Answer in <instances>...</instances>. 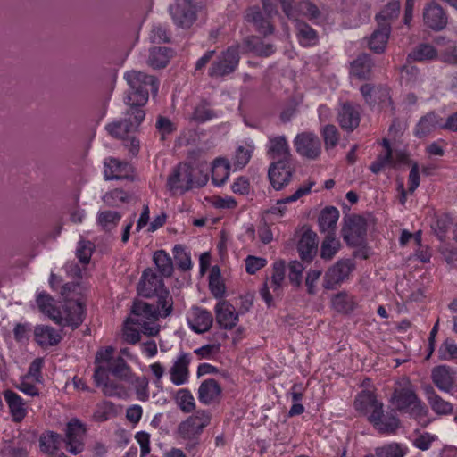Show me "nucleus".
Instances as JSON below:
<instances>
[{
    "instance_id": "obj_1",
    "label": "nucleus",
    "mask_w": 457,
    "mask_h": 457,
    "mask_svg": "<svg viewBox=\"0 0 457 457\" xmlns=\"http://www.w3.org/2000/svg\"><path fill=\"white\" fill-rule=\"evenodd\" d=\"M124 79L129 85L124 101L130 107L142 108L148 101L149 93L153 96L158 93L159 82L154 76L132 70L124 74Z\"/></svg>"
},
{
    "instance_id": "obj_2",
    "label": "nucleus",
    "mask_w": 457,
    "mask_h": 457,
    "mask_svg": "<svg viewBox=\"0 0 457 457\" xmlns=\"http://www.w3.org/2000/svg\"><path fill=\"white\" fill-rule=\"evenodd\" d=\"M355 409L364 414H369L368 420L373 425L380 434H394L400 426L398 418H387L386 423H382L383 403L378 401L376 395L368 391H363L358 395L354 401Z\"/></svg>"
},
{
    "instance_id": "obj_3",
    "label": "nucleus",
    "mask_w": 457,
    "mask_h": 457,
    "mask_svg": "<svg viewBox=\"0 0 457 457\" xmlns=\"http://www.w3.org/2000/svg\"><path fill=\"white\" fill-rule=\"evenodd\" d=\"M208 176L187 163H179L175 167L167 179V187L173 194H184L193 187L206 184Z\"/></svg>"
},
{
    "instance_id": "obj_4",
    "label": "nucleus",
    "mask_w": 457,
    "mask_h": 457,
    "mask_svg": "<svg viewBox=\"0 0 457 457\" xmlns=\"http://www.w3.org/2000/svg\"><path fill=\"white\" fill-rule=\"evenodd\" d=\"M210 421L211 414L206 411L198 410L179 424L176 435L179 439L186 442L185 449L187 452H192L199 445L200 436Z\"/></svg>"
},
{
    "instance_id": "obj_5",
    "label": "nucleus",
    "mask_w": 457,
    "mask_h": 457,
    "mask_svg": "<svg viewBox=\"0 0 457 457\" xmlns=\"http://www.w3.org/2000/svg\"><path fill=\"white\" fill-rule=\"evenodd\" d=\"M390 403L397 411L407 412L415 419L424 418L428 414V407L418 397L409 382L395 388L390 397Z\"/></svg>"
},
{
    "instance_id": "obj_6",
    "label": "nucleus",
    "mask_w": 457,
    "mask_h": 457,
    "mask_svg": "<svg viewBox=\"0 0 457 457\" xmlns=\"http://www.w3.org/2000/svg\"><path fill=\"white\" fill-rule=\"evenodd\" d=\"M145 116L142 108L129 106L121 120L107 124L105 129L112 137L125 140L129 133L137 130Z\"/></svg>"
},
{
    "instance_id": "obj_7",
    "label": "nucleus",
    "mask_w": 457,
    "mask_h": 457,
    "mask_svg": "<svg viewBox=\"0 0 457 457\" xmlns=\"http://www.w3.org/2000/svg\"><path fill=\"white\" fill-rule=\"evenodd\" d=\"M239 61V46H228L212 62L208 70V75L212 79L228 76L237 70Z\"/></svg>"
},
{
    "instance_id": "obj_8",
    "label": "nucleus",
    "mask_w": 457,
    "mask_h": 457,
    "mask_svg": "<svg viewBox=\"0 0 457 457\" xmlns=\"http://www.w3.org/2000/svg\"><path fill=\"white\" fill-rule=\"evenodd\" d=\"M341 233L343 239L348 245L361 246L366 240V220L360 215L345 216Z\"/></svg>"
},
{
    "instance_id": "obj_9",
    "label": "nucleus",
    "mask_w": 457,
    "mask_h": 457,
    "mask_svg": "<svg viewBox=\"0 0 457 457\" xmlns=\"http://www.w3.org/2000/svg\"><path fill=\"white\" fill-rule=\"evenodd\" d=\"M87 426L80 420L73 418L66 424L63 442L67 452L73 455L81 453L85 449Z\"/></svg>"
},
{
    "instance_id": "obj_10",
    "label": "nucleus",
    "mask_w": 457,
    "mask_h": 457,
    "mask_svg": "<svg viewBox=\"0 0 457 457\" xmlns=\"http://www.w3.org/2000/svg\"><path fill=\"white\" fill-rule=\"evenodd\" d=\"M61 312V322H54L60 326H68L72 329L78 328L84 321L87 312L85 304L79 300L66 299Z\"/></svg>"
},
{
    "instance_id": "obj_11",
    "label": "nucleus",
    "mask_w": 457,
    "mask_h": 457,
    "mask_svg": "<svg viewBox=\"0 0 457 457\" xmlns=\"http://www.w3.org/2000/svg\"><path fill=\"white\" fill-rule=\"evenodd\" d=\"M354 263L350 259L337 261L328 270L323 278V287L328 290L336 289L353 270Z\"/></svg>"
},
{
    "instance_id": "obj_12",
    "label": "nucleus",
    "mask_w": 457,
    "mask_h": 457,
    "mask_svg": "<svg viewBox=\"0 0 457 457\" xmlns=\"http://www.w3.org/2000/svg\"><path fill=\"white\" fill-rule=\"evenodd\" d=\"M295 151L303 157L316 160L321 154V142L312 132H303L294 139Z\"/></svg>"
},
{
    "instance_id": "obj_13",
    "label": "nucleus",
    "mask_w": 457,
    "mask_h": 457,
    "mask_svg": "<svg viewBox=\"0 0 457 457\" xmlns=\"http://www.w3.org/2000/svg\"><path fill=\"white\" fill-rule=\"evenodd\" d=\"M294 172V162H272L268 170V177L273 188L278 191L290 183Z\"/></svg>"
},
{
    "instance_id": "obj_14",
    "label": "nucleus",
    "mask_w": 457,
    "mask_h": 457,
    "mask_svg": "<svg viewBox=\"0 0 457 457\" xmlns=\"http://www.w3.org/2000/svg\"><path fill=\"white\" fill-rule=\"evenodd\" d=\"M433 384L442 392L453 394L457 389V372L447 365H438L431 370Z\"/></svg>"
},
{
    "instance_id": "obj_15",
    "label": "nucleus",
    "mask_w": 457,
    "mask_h": 457,
    "mask_svg": "<svg viewBox=\"0 0 457 457\" xmlns=\"http://www.w3.org/2000/svg\"><path fill=\"white\" fill-rule=\"evenodd\" d=\"M174 23L183 29L191 27L196 20L195 6L190 0H179L170 6Z\"/></svg>"
},
{
    "instance_id": "obj_16",
    "label": "nucleus",
    "mask_w": 457,
    "mask_h": 457,
    "mask_svg": "<svg viewBox=\"0 0 457 457\" xmlns=\"http://www.w3.org/2000/svg\"><path fill=\"white\" fill-rule=\"evenodd\" d=\"M164 283L150 268L143 271L140 281L137 285L138 294L145 298L153 297L154 295L164 290Z\"/></svg>"
},
{
    "instance_id": "obj_17",
    "label": "nucleus",
    "mask_w": 457,
    "mask_h": 457,
    "mask_svg": "<svg viewBox=\"0 0 457 457\" xmlns=\"http://www.w3.org/2000/svg\"><path fill=\"white\" fill-rule=\"evenodd\" d=\"M267 154L273 162H293V155L285 136L270 137Z\"/></svg>"
},
{
    "instance_id": "obj_18",
    "label": "nucleus",
    "mask_w": 457,
    "mask_h": 457,
    "mask_svg": "<svg viewBox=\"0 0 457 457\" xmlns=\"http://www.w3.org/2000/svg\"><path fill=\"white\" fill-rule=\"evenodd\" d=\"M425 24L433 30H442L448 21V17L444 9L436 3L428 4L423 12Z\"/></svg>"
},
{
    "instance_id": "obj_19",
    "label": "nucleus",
    "mask_w": 457,
    "mask_h": 457,
    "mask_svg": "<svg viewBox=\"0 0 457 457\" xmlns=\"http://www.w3.org/2000/svg\"><path fill=\"white\" fill-rule=\"evenodd\" d=\"M297 250L302 261L311 262L318 251L317 234L311 229L305 230L297 244Z\"/></svg>"
},
{
    "instance_id": "obj_20",
    "label": "nucleus",
    "mask_w": 457,
    "mask_h": 457,
    "mask_svg": "<svg viewBox=\"0 0 457 457\" xmlns=\"http://www.w3.org/2000/svg\"><path fill=\"white\" fill-rule=\"evenodd\" d=\"M131 171V165L119 159L111 157L104 162V174L106 180L129 179Z\"/></svg>"
},
{
    "instance_id": "obj_21",
    "label": "nucleus",
    "mask_w": 457,
    "mask_h": 457,
    "mask_svg": "<svg viewBox=\"0 0 457 457\" xmlns=\"http://www.w3.org/2000/svg\"><path fill=\"white\" fill-rule=\"evenodd\" d=\"M216 321L224 329L230 330L236 327L238 314L227 301H220L215 306Z\"/></svg>"
},
{
    "instance_id": "obj_22",
    "label": "nucleus",
    "mask_w": 457,
    "mask_h": 457,
    "mask_svg": "<svg viewBox=\"0 0 457 457\" xmlns=\"http://www.w3.org/2000/svg\"><path fill=\"white\" fill-rule=\"evenodd\" d=\"M337 121L343 129L353 131L360 124V112L357 106L345 103L337 113Z\"/></svg>"
},
{
    "instance_id": "obj_23",
    "label": "nucleus",
    "mask_w": 457,
    "mask_h": 457,
    "mask_svg": "<svg viewBox=\"0 0 457 457\" xmlns=\"http://www.w3.org/2000/svg\"><path fill=\"white\" fill-rule=\"evenodd\" d=\"M191 358L187 353H181L170 369L171 382L176 386L185 384L188 380Z\"/></svg>"
},
{
    "instance_id": "obj_24",
    "label": "nucleus",
    "mask_w": 457,
    "mask_h": 457,
    "mask_svg": "<svg viewBox=\"0 0 457 457\" xmlns=\"http://www.w3.org/2000/svg\"><path fill=\"white\" fill-rule=\"evenodd\" d=\"M424 393L431 410L436 414L446 416L453 413V405L436 394L432 386L428 385L424 386Z\"/></svg>"
},
{
    "instance_id": "obj_25",
    "label": "nucleus",
    "mask_w": 457,
    "mask_h": 457,
    "mask_svg": "<svg viewBox=\"0 0 457 457\" xmlns=\"http://www.w3.org/2000/svg\"><path fill=\"white\" fill-rule=\"evenodd\" d=\"M436 129H443V119L435 112H429L420 119L414 135L423 138Z\"/></svg>"
},
{
    "instance_id": "obj_26",
    "label": "nucleus",
    "mask_w": 457,
    "mask_h": 457,
    "mask_svg": "<svg viewBox=\"0 0 457 457\" xmlns=\"http://www.w3.org/2000/svg\"><path fill=\"white\" fill-rule=\"evenodd\" d=\"M373 66L370 55L361 54L352 62L350 74L360 80H368L371 78Z\"/></svg>"
},
{
    "instance_id": "obj_27",
    "label": "nucleus",
    "mask_w": 457,
    "mask_h": 457,
    "mask_svg": "<svg viewBox=\"0 0 457 457\" xmlns=\"http://www.w3.org/2000/svg\"><path fill=\"white\" fill-rule=\"evenodd\" d=\"M35 341L41 347L54 346L60 343L62 336L54 328L47 325H37L34 328Z\"/></svg>"
},
{
    "instance_id": "obj_28",
    "label": "nucleus",
    "mask_w": 457,
    "mask_h": 457,
    "mask_svg": "<svg viewBox=\"0 0 457 457\" xmlns=\"http://www.w3.org/2000/svg\"><path fill=\"white\" fill-rule=\"evenodd\" d=\"M221 395V387L214 378L204 380L198 388V399L204 404L216 402Z\"/></svg>"
},
{
    "instance_id": "obj_29",
    "label": "nucleus",
    "mask_w": 457,
    "mask_h": 457,
    "mask_svg": "<svg viewBox=\"0 0 457 457\" xmlns=\"http://www.w3.org/2000/svg\"><path fill=\"white\" fill-rule=\"evenodd\" d=\"M4 397L10 409L12 421L16 423L21 422L27 414L22 398L12 390H5L4 392Z\"/></svg>"
},
{
    "instance_id": "obj_30",
    "label": "nucleus",
    "mask_w": 457,
    "mask_h": 457,
    "mask_svg": "<svg viewBox=\"0 0 457 457\" xmlns=\"http://www.w3.org/2000/svg\"><path fill=\"white\" fill-rule=\"evenodd\" d=\"M173 55V50L166 46H154L149 50L147 64L153 69H162L167 66Z\"/></svg>"
},
{
    "instance_id": "obj_31",
    "label": "nucleus",
    "mask_w": 457,
    "mask_h": 457,
    "mask_svg": "<svg viewBox=\"0 0 457 457\" xmlns=\"http://www.w3.org/2000/svg\"><path fill=\"white\" fill-rule=\"evenodd\" d=\"M245 20L248 22L253 23L256 29L262 34L267 36L273 33L274 28L271 25L269 19L265 18L258 7L249 8L246 14Z\"/></svg>"
},
{
    "instance_id": "obj_32",
    "label": "nucleus",
    "mask_w": 457,
    "mask_h": 457,
    "mask_svg": "<svg viewBox=\"0 0 457 457\" xmlns=\"http://www.w3.org/2000/svg\"><path fill=\"white\" fill-rule=\"evenodd\" d=\"M400 13V2L391 1L375 16L378 26L391 29V23Z\"/></svg>"
},
{
    "instance_id": "obj_33",
    "label": "nucleus",
    "mask_w": 457,
    "mask_h": 457,
    "mask_svg": "<svg viewBox=\"0 0 457 457\" xmlns=\"http://www.w3.org/2000/svg\"><path fill=\"white\" fill-rule=\"evenodd\" d=\"M391 34V29L386 27L382 28L378 26V28L373 31L369 38V48L374 52L375 54H382L385 52L386 46L387 45L389 37Z\"/></svg>"
},
{
    "instance_id": "obj_34",
    "label": "nucleus",
    "mask_w": 457,
    "mask_h": 457,
    "mask_svg": "<svg viewBox=\"0 0 457 457\" xmlns=\"http://www.w3.org/2000/svg\"><path fill=\"white\" fill-rule=\"evenodd\" d=\"M54 298L45 292L37 295V303L40 311L54 322H61V311L54 305Z\"/></svg>"
},
{
    "instance_id": "obj_35",
    "label": "nucleus",
    "mask_w": 457,
    "mask_h": 457,
    "mask_svg": "<svg viewBox=\"0 0 457 457\" xmlns=\"http://www.w3.org/2000/svg\"><path fill=\"white\" fill-rule=\"evenodd\" d=\"M314 185H315L314 181H309V183L307 185L301 186L290 196L278 200L276 206L271 207L270 210V212L272 214H279L282 216L286 211V208L284 206L286 204L295 202V201L298 200L299 198H301L302 196L309 194L311 192L312 187Z\"/></svg>"
},
{
    "instance_id": "obj_36",
    "label": "nucleus",
    "mask_w": 457,
    "mask_h": 457,
    "mask_svg": "<svg viewBox=\"0 0 457 457\" xmlns=\"http://www.w3.org/2000/svg\"><path fill=\"white\" fill-rule=\"evenodd\" d=\"M296 36L303 46H311L318 43V34L314 29L303 21H295Z\"/></svg>"
},
{
    "instance_id": "obj_37",
    "label": "nucleus",
    "mask_w": 457,
    "mask_h": 457,
    "mask_svg": "<svg viewBox=\"0 0 457 457\" xmlns=\"http://www.w3.org/2000/svg\"><path fill=\"white\" fill-rule=\"evenodd\" d=\"M212 323L213 317L210 312L196 308L194 312V319L190 326L195 332L203 334L212 328Z\"/></svg>"
},
{
    "instance_id": "obj_38",
    "label": "nucleus",
    "mask_w": 457,
    "mask_h": 457,
    "mask_svg": "<svg viewBox=\"0 0 457 457\" xmlns=\"http://www.w3.org/2000/svg\"><path fill=\"white\" fill-rule=\"evenodd\" d=\"M339 218V212L336 207L324 208L319 216V227L321 232H334Z\"/></svg>"
},
{
    "instance_id": "obj_39",
    "label": "nucleus",
    "mask_w": 457,
    "mask_h": 457,
    "mask_svg": "<svg viewBox=\"0 0 457 457\" xmlns=\"http://www.w3.org/2000/svg\"><path fill=\"white\" fill-rule=\"evenodd\" d=\"M437 57L436 49L428 43L419 44L408 54V59L414 62H428L436 60Z\"/></svg>"
},
{
    "instance_id": "obj_40",
    "label": "nucleus",
    "mask_w": 457,
    "mask_h": 457,
    "mask_svg": "<svg viewBox=\"0 0 457 457\" xmlns=\"http://www.w3.org/2000/svg\"><path fill=\"white\" fill-rule=\"evenodd\" d=\"M62 441L63 439L60 434L54 431H46L39 437L40 450L44 453L52 455L59 449Z\"/></svg>"
},
{
    "instance_id": "obj_41",
    "label": "nucleus",
    "mask_w": 457,
    "mask_h": 457,
    "mask_svg": "<svg viewBox=\"0 0 457 457\" xmlns=\"http://www.w3.org/2000/svg\"><path fill=\"white\" fill-rule=\"evenodd\" d=\"M132 318H139L145 320H157V310L155 306L143 301H135L131 307Z\"/></svg>"
},
{
    "instance_id": "obj_42",
    "label": "nucleus",
    "mask_w": 457,
    "mask_h": 457,
    "mask_svg": "<svg viewBox=\"0 0 457 457\" xmlns=\"http://www.w3.org/2000/svg\"><path fill=\"white\" fill-rule=\"evenodd\" d=\"M374 452V457H404L408 453V448L403 444L391 442L376 447Z\"/></svg>"
},
{
    "instance_id": "obj_43",
    "label": "nucleus",
    "mask_w": 457,
    "mask_h": 457,
    "mask_svg": "<svg viewBox=\"0 0 457 457\" xmlns=\"http://www.w3.org/2000/svg\"><path fill=\"white\" fill-rule=\"evenodd\" d=\"M153 261L162 277L170 278L173 274L174 267L170 255L164 250H158L154 253Z\"/></svg>"
},
{
    "instance_id": "obj_44",
    "label": "nucleus",
    "mask_w": 457,
    "mask_h": 457,
    "mask_svg": "<svg viewBox=\"0 0 457 457\" xmlns=\"http://www.w3.org/2000/svg\"><path fill=\"white\" fill-rule=\"evenodd\" d=\"M285 268L286 262L283 260L276 261L273 263L270 288L275 297H279L281 295V284L285 278Z\"/></svg>"
},
{
    "instance_id": "obj_45",
    "label": "nucleus",
    "mask_w": 457,
    "mask_h": 457,
    "mask_svg": "<svg viewBox=\"0 0 457 457\" xmlns=\"http://www.w3.org/2000/svg\"><path fill=\"white\" fill-rule=\"evenodd\" d=\"M229 176V164L221 158L216 159L212 170V180L216 186H222Z\"/></svg>"
},
{
    "instance_id": "obj_46",
    "label": "nucleus",
    "mask_w": 457,
    "mask_h": 457,
    "mask_svg": "<svg viewBox=\"0 0 457 457\" xmlns=\"http://www.w3.org/2000/svg\"><path fill=\"white\" fill-rule=\"evenodd\" d=\"M340 242L336 238L334 232H328L321 243L320 257L324 260H331L337 253Z\"/></svg>"
},
{
    "instance_id": "obj_47",
    "label": "nucleus",
    "mask_w": 457,
    "mask_h": 457,
    "mask_svg": "<svg viewBox=\"0 0 457 457\" xmlns=\"http://www.w3.org/2000/svg\"><path fill=\"white\" fill-rule=\"evenodd\" d=\"M332 305L338 312L349 313L355 309L356 303L351 295L341 292L333 297Z\"/></svg>"
},
{
    "instance_id": "obj_48",
    "label": "nucleus",
    "mask_w": 457,
    "mask_h": 457,
    "mask_svg": "<svg viewBox=\"0 0 457 457\" xmlns=\"http://www.w3.org/2000/svg\"><path fill=\"white\" fill-rule=\"evenodd\" d=\"M157 296V310L158 317H168L173 309V299L167 289L162 290L160 293L155 295Z\"/></svg>"
},
{
    "instance_id": "obj_49",
    "label": "nucleus",
    "mask_w": 457,
    "mask_h": 457,
    "mask_svg": "<svg viewBox=\"0 0 457 457\" xmlns=\"http://www.w3.org/2000/svg\"><path fill=\"white\" fill-rule=\"evenodd\" d=\"M209 287L216 298H221L225 294V285L220 279V270L215 265L212 266L209 275Z\"/></svg>"
},
{
    "instance_id": "obj_50",
    "label": "nucleus",
    "mask_w": 457,
    "mask_h": 457,
    "mask_svg": "<svg viewBox=\"0 0 457 457\" xmlns=\"http://www.w3.org/2000/svg\"><path fill=\"white\" fill-rule=\"evenodd\" d=\"M216 116L217 114L210 107V104L206 100H203L195 107L191 119L197 123H204Z\"/></svg>"
},
{
    "instance_id": "obj_51",
    "label": "nucleus",
    "mask_w": 457,
    "mask_h": 457,
    "mask_svg": "<svg viewBox=\"0 0 457 457\" xmlns=\"http://www.w3.org/2000/svg\"><path fill=\"white\" fill-rule=\"evenodd\" d=\"M110 372L116 378L123 380H129L131 374L130 367L122 357L113 359L109 364Z\"/></svg>"
},
{
    "instance_id": "obj_52",
    "label": "nucleus",
    "mask_w": 457,
    "mask_h": 457,
    "mask_svg": "<svg viewBox=\"0 0 457 457\" xmlns=\"http://www.w3.org/2000/svg\"><path fill=\"white\" fill-rule=\"evenodd\" d=\"M121 219L120 212L115 211L100 212L97 215V223L104 229L111 230L115 228Z\"/></svg>"
},
{
    "instance_id": "obj_53",
    "label": "nucleus",
    "mask_w": 457,
    "mask_h": 457,
    "mask_svg": "<svg viewBox=\"0 0 457 457\" xmlns=\"http://www.w3.org/2000/svg\"><path fill=\"white\" fill-rule=\"evenodd\" d=\"M175 400L180 410L185 413L191 412L195 407L194 396L188 389H179Z\"/></svg>"
},
{
    "instance_id": "obj_54",
    "label": "nucleus",
    "mask_w": 457,
    "mask_h": 457,
    "mask_svg": "<svg viewBox=\"0 0 457 457\" xmlns=\"http://www.w3.org/2000/svg\"><path fill=\"white\" fill-rule=\"evenodd\" d=\"M321 136L324 140L326 150L334 148L339 141V132L335 125L328 124L322 128Z\"/></svg>"
},
{
    "instance_id": "obj_55",
    "label": "nucleus",
    "mask_w": 457,
    "mask_h": 457,
    "mask_svg": "<svg viewBox=\"0 0 457 457\" xmlns=\"http://www.w3.org/2000/svg\"><path fill=\"white\" fill-rule=\"evenodd\" d=\"M173 253L176 264L182 271L189 270L192 267L191 258L181 245L173 247Z\"/></svg>"
},
{
    "instance_id": "obj_56",
    "label": "nucleus",
    "mask_w": 457,
    "mask_h": 457,
    "mask_svg": "<svg viewBox=\"0 0 457 457\" xmlns=\"http://www.w3.org/2000/svg\"><path fill=\"white\" fill-rule=\"evenodd\" d=\"M361 96H363L365 102L369 105H374L376 104V100L373 98V95L377 92H380L381 96L385 98L388 96V92L382 86L375 87L372 84L366 83L362 85L360 88Z\"/></svg>"
},
{
    "instance_id": "obj_57",
    "label": "nucleus",
    "mask_w": 457,
    "mask_h": 457,
    "mask_svg": "<svg viewBox=\"0 0 457 457\" xmlns=\"http://www.w3.org/2000/svg\"><path fill=\"white\" fill-rule=\"evenodd\" d=\"M438 358L442 361L457 360V345L452 338H446L438 349Z\"/></svg>"
},
{
    "instance_id": "obj_58",
    "label": "nucleus",
    "mask_w": 457,
    "mask_h": 457,
    "mask_svg": "<svg viewBox=\"0 0 457 457\" xmlns=\"http://www.w3.org/2000/svg\"><path fill=\"white\" fill-rule=\"evenodd\" d=\"M129 382L134 386L137 397L140 401H146L149 397L148 379L145 376L133 377Z\"/></svg>"
},
{
    "instance_id": "obj_59",
    "label": "nucleus",
    "mask_w": 457,
    "mask_h": 457,
    "mask_svg": "<svg viewBox=\"0 0 457 457\" xmlns=\"http://www.w3.org/2000/svg\"><path fill=\"white\" fill-rule=\"evenodd\" d=\"M126 322L139 326L142 332L149 337H155L160 331L158 325H152L149 321L139 318H128Z\"/></svg>"
},
{
    "instance_id": "obj_60",
    "label": "nucleus",
    "mask_w": 457,
    "mask_h": 457,
    "mask_svg": "<svg viewBox=\"0 0 457 457\" xmlns=\"http://www.w3.org/2000/svg\"><path fill=\"white\" fill-rule=\"evenodd\" d=\"M288 279L295 287H300L302 284V276L304 270L303 265L298 261H292L288 265Z\"/></svg>"
},
{
    "instance_id": "obj_61",
    "label": "nucleus",
    "mask_w": 457,
    "mask_h": 457,
    "mask_svg": "<svg viewBox=\"0 0 457 457\" xmlns=\"http://www.w3.org/2000/svg\"><path fill=\"white\" fill-rule=\"evenodd\" d=\"M129 195L122 189H113L103 196V201L109 206H115L117 202L125 203L129 201Z\"/></svg>"
},
{
    "instance_id": "obj_62",
    "label": "nucleus",
    "mask_w": 457,
    "mask_h": 457,
    "mask_svg": "<svg viewBox=\"0 0 457 457\" xmlns=\"http://www.w3.org/2000/svg\"><path fill=\"white\" fill-rule=\"evenodd\" d=\"M150 40L158 44L170 42V35L166 27L162 24L154 25L150 33Z\"/></svg>"
},
{
    "instance_id": "obj_63",
    "label": "nucleus",
    "mask_w": 457,
    "mask_h": 457,
    "mask_svg": "<svg viewBox=\"0 0 457 457\" xmlns=\"http://www.w3.org/2000/svg\"><path fill=\"white\" fill-rule=\"evenodd\" d=\"M452 221L449 217L445 216L438 218L436 222L432 225V228L435 231L436 237L440 241H444L445 238V234L449 229Z\"/></svg>"
},
{
    "instance_id": "obj_64",
    "label": "nucleus",
    "mask_w": 457,
    "mask_h": 457,
    "mask_svg": "<svg viewBox=\"0 0 457 457\" xmlns=\"http://www.w3.org/2000/svg\"><path fill=\"white\" fill-rule=\"evenodd\" d=\"M93 245L89 241L81 240L76 251V255L82 263H88L91 258Z\"/></svg>"
}]
</instances>
